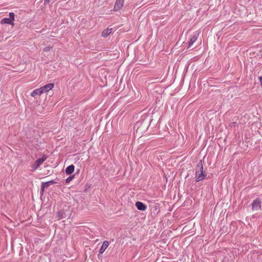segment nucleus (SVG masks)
Returning a JSON list of instances; mask_svg holds the SVG:
<instances>
[{
  "label": "nucleus",
  "mask_w": 262,
  "mask_h": 262,
  "mask_svg": "<svg viewBox=\"0 0 262 262\" xmlns=\"http://www.w3.org/2000/svg\"><path fill=\"white\" fill-rule=\"evenodd\" d=\"M207 174L205 171H203V164L200 161L196 165L195 169V178L196 181L199 182L205 179Z\"/></svg>",
  "instance_id": "f257e3e1"
},
{
  "label": "nucleus",
  "mask_w": 262,
  "mask_h": 262,
  "mask_svg": "<svg viewBox=\"0 0 262 262\" xmlns=\"http://www.w3.org/2000/svg\"><path fill=\"white\" fill-rule=\"evenodd\" d=\"M261 201L259 199L254 200L252 203V209L253 211H258L261 208Z\"/></svg>",
  "instance_id": "f03ea898"
},
{
  "label": "nucleus",
  "mask_w": 262,
  "mask_h": 262,
  "mask_svg": "<svg viewBox=\"0 0 262 262\" xmlns=\"http://www.w3.org/2000/svg\"><path fill=\"white\" fill-rule=\"evenodd\" d=\"M46 157L45 156L42 157L41 158L37 159L35 163L32 166L33 170H35L38 168V167L42 164V163L46 160Z\"/></svg>",
  "instance_id": "7ed1b4c3"
},
{
  "label": "nucleus",
  "mask_w": 262,
  "mask_h": 262,
  "mask_svg": "<svg viewBox=\"0 0 262 262\" xmlns=\"http://www.w3.org/2000/svg\"><path fill=\"white\" fill-rule=\"evenodd\" d=\"M199 36V33L195 32L190 37L188 48L190 47L197 40Z\"/></svg>",
  "instance_id": "20e7f679"
},
{
  "label": "nucleus",
  "mask_w": 262,
  "mask_h": 262,
  "mask_svg": "<svg viewBox=\"0 0 262 262\" xmlns=\"http://www.w3.org/2000/svg\"><path fill=\"white\" fill-rule=\"evenodd\" d=\"M54 86L53 83H50L41 87L40 89L42 93H44L51 90L54 88Z\"/></svg>",
  "instance_id": "39448f33"
},
{
  "label": "nucleus",
  "mask_w": 262,
  "mask_h": 262,
  "mask_svg": "<svg viewBox=\"0 0 262 262\" xmlns=\"http://www.w3.org/2000/svg\"><path fill=\"white\" fill-rule=\"evenodd\" d=\"M124 4V0H116L115 6H114V10L118 11L120 10L122 7L123 6Z\"/></svg>",
  "instance_id": "423d86ee"
},
{
  "label": "nucleus",
  "mask_w": 262,
  "mask_h": 262,
  "mask_svg": "<svg viewBox=\"0 0 262 262\" xmlns=\"http://www.w3.org/2000/svg\"><path fill=\"white\" fill-rule=\"evenodd\" d=\"M135 206L138 210L141 211H145L147 208V206L145 204L139 201L136 203Z\"/></svg>",
  "instance_id": "0eeeda50"
},
{
  "label": "nucleus",
  "mask_w": 262,
  "mask_h": 262,
  "mask_svg": "<svg viewBox=\"0 0 262 262\" xmlns=\"http://www.w3.org/2000/svg\"><path fill=\"white\" fill-rule=\"evenodd\" d=\"M109 245V243L108 241H104L101 247L100 250H99V253L102 254L105 250L106 249V248L108 247Z\"/></svg>",
  "instance_id": "6e6552de"
},
{
  "label": "nucleus",
  "mask_w": 262,
  "mask_h": 262,
  "mask_svg": "<svg viewBox=\"0 0 262 262\" xmlns=\"http://www.w3.org/2000/svg\"><path fill=\"white\" fill-rule=\"evenodd\" d=\"M0 23L1 24H9V25H11L12 26H13L14 25V22L12 21V20H11L9 18H3L1 20Z\"/></svg>",
  "instance_id": "1a4fd4ad"
},
{
  "label": "nucleus",
  "mask_w": 262,
  "mask_h": 262,
  "mask_svg": "<svg viewBox=\"0 0 262 262\" xmlns=\"http://www.w3.org/2000/svg\"><path fill=\"white\" fill-rule=\"evenodd\" d=\"M43 94L42 91L41 90V89H38L34 90L31 94V96L35 98L37 96H40L41 94Z\"/></svg>",
  "instance_id": "9d476101"
},
{
  "label": "nucleus",
  "mask_w": 262,
  "mask_h": 262,
  "mask_svg": "<svg viewBox=\"0 0 262 262\" xmlns=\"http://www.w3.org/2000/svg\"><path fill=\"white\" fill-rule=\"evenodd\" d=\"M75 167L73 165H71L68 166L66 169V172L67 174L72 173L74 170Z\"/></svg>",
  "instance_id": "9b49d317"
},
{
  "label": "nucleus",
  "mask_w": 262,
  "mask_h": 262,
  "mask_svg": "<svg viewBox=\"0 0 262 262\" xmlns=\"http://www.w3.org/2000/svg\"><path fill=\"white\" fill-rule=\"evenodd\" d=\"M112 28H107L106 29L103 30L102 32V35L103 37H107L112 32Z\"/></svg>",
  "instance_id": "f8f14e48"
},
{
  "label": "nucleus",
  "mask_w": 262,
  "mask_h": 262,
  "mask_svg": "<svg viewBox=\"0 0 262 262\" xmlns=\"http://www.w3.org/2000/svg\"><path fill=\"white\" fill-rule=\"evenodd\" d=\"M50 185V182H43L42 183L41 185V191L43 192L45 190V189L48 187Z\"/></svg>",
  "instance_id": "ddd939ff"
},
{
  "label": "nucleus",
  "mask_w": 262,
  "mask_h": 262,
  "mask_svg": "<svg viewBox=\"0 0 262 262\" xmlns=\"http://www.w3.org/2000/svg\"><path fill=\"white\" fill-rule=\"evenodd\" d=\"M9 18L11 19V20H12V21L14 22V17H15V14L13 12H10L9 13Z\"/></svg>",
  "instance_id": "4468645a"
},
{
  "label": "nucleus",
  "mask_w": 262,
  "mask_h": 262,
  "mask_svg": "<svg viewBox=\"0 0 262 262\" xmlns=\"http://www.w3.org/2000/svg\"><path fill=\"white\" fill-rule=\"evenodd\" d=\"M74 177V176H71L69 177H68V178L66 180V182L67 183H70V182L72 181V180L73 179Z\"/></svg>",
  "instance_id": "2eb2a0df"
},
{
  "label": "nucleus",
  "mask_w": 262,
  "mask_h": 262,
  "mask_svg": "<svg viewBox=\"0 0 262 262\" xmlns=\"http://www.w3.org/2000/svg\"><path fill=\"white\" fill-rule=\"evenodd\" d=\"M63 211H60L58 212V217H59V218H62V217H63Z\"/></svg>",
  "instance_id": "dca6fc26"
},
{
  "label": "nucleus",
  "mask_w": 262,
  "mask_h": 262,
  "mask_svg": "<svg viewBox=\"0 0 262 262\" xmlns=\"http://www.w3.org/2000/svg\"><path fill=\"white\" fill-rule=\"evenodd\" d=\"M51 49V48L49 47H46L44 49V50L46 51H50Z\"/></svg>",
  "instance_id": "f3484780"
},
{
  "label": "nucleus",
  "mask_w": 262,
  "mask_h": 262,
  "mask_svg": "<svg viewBox=\"0 0 262 262\" xmlns=\"http://www.w3.org/2000/svg\"><path fill=\"white\" fill-rule=\"evenodd\" d=\"M259 81H260V84L262 85V76H260L259 77Z\"/></svg>",
  "instance_id": "a211bd4d"
},
{
  "label": "nucleus",
  "mask_w": 262,
  "mask_h": 262,
  "mask_svg": "<svg viewBox=\"0 0 262 262\" xmlns=\"http://www.w3.org/2000/svg\"><path fill=\"white\" fill-rule=\"evenodd\" d=\"M49 182H50V184H54V183H55L56 182L55 181H54L53 180H52V181H49Z\"/></svg>",
  "instance_id": "6ab92c4d"
},
{
  "label": "nucleus",
  "mask_w": 262,
  "mask_h": 262,
  "mask_svg": "<svg viewBox=\"0 0 262 262\" xmlns=\"http://www.w3.org/2000/svg\"><path fill=\"white\" fill-rule=\"evenodd\" d=\"M50 0H45V3H49Z\"/></svg>",
  "instance_id": "aec40b11"
}]
</instances>
